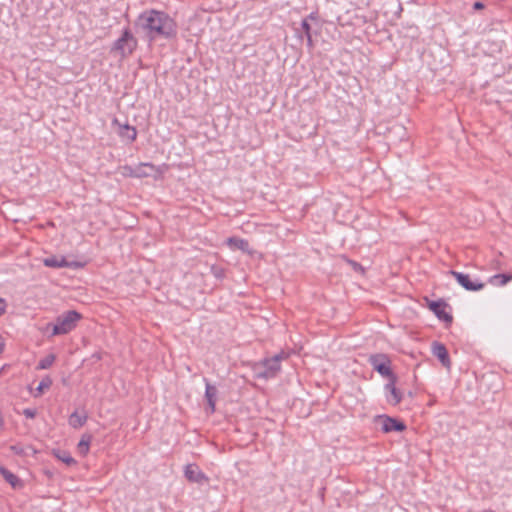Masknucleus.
I'll return each mask as SVG.
<instances>
[{
	"label": "nucleus",
	"instance_id": "4be33fe9",
	"mask_svg": "<svg viewBox=\"0 0 512 512\" xmlns=\"http://www.w3.org/2000/svg\"><path fill=\"white\" fill-rule=\"evenodd\" d=\"M90 440H91V437L87 436V437H82V439L79 441L77 449L81 455L85 456L88 453L89 446H90Z\"/></svg>",
	"mask_w": 512,
	"mask_h": 512
},
{
	"label": "nucleus",
	"instance_id": "7c9ffc66",
	"mask_svg": "<svg viewBox=\"0 0 512 512\" xmlns=\"http://www.w3.org/2000/svg\"><path fill=\"white\" fill-rule=\"evenodd\" d=\"M306 18H307V21H309V20L316 21V20H318V14L316 12H312Z\"/></svg>",
	"mask_w": 512,
	"mask_h": 512
},
{
	"label": "nucleus",
	"instance_id": "7ed1b4c3",
	"mask_svg": "<svg viewBox=\"0 0 512 512\" xmlns=\"http://www.w3.org/2000/svg\"><path fill=\"white\" fill-rule=\"evenodd\" d=\"M82 319V315L75 310H69L59 315L54 323H48L45 331H50V337L65 335L74 330L77 323Z\"/></svg>",
	"mask_w": 512,
	"mask_h": 512
},
{
	"label": "nucleus",
	"instance_id": "393cba45",
	"mask_svg": "<svg viewBox=\"0 0 512 512\" xmlns=\"http://www.w3.org/2000/svg\"><path fill=\"white\" fill-rule=\"evenodd\" d=\"M211 273L218 279H221L224 277V270L221 267L213 265L211 267Z\"/></svg>",
	"mask_w": 512,
	"mask_h": 512
},
{
	"label": "nucleus",
	"instance_id": "6e6552de",
	"mask_svg": "<svg viewBox=\"0 0 512 512\" xmlns=\"http://www.w3.org/2000/svg\"><path fill=\"white\" fill-rule=\"evenodd\" d=\"M428 307L439 320L447 324L452 323L453 317L449 312L446 311L448 305L443 300L431 301L429 302Z\"/></svg>",
	"mask_w": 512,
	"mask_h": 512
},
{
	"label": "nucleus",
	"instance_id": "b1692460",
	"mask_svg": "<svg viewBox=\"0 0 512 512\" xmlns=\"http://www.w3.org/2000/svg\"><path fill=\"white\" fill-rule=\"evenodd\" d=\"M301 27L304 31L305 37L307 38L308 45L312 46L311 26H310L309 22L307 21V18L302 20Z\"/></svg>",
	"mask_w": 512,
	"mask_h": 512
},
{
	"label": "nucleus",
	"instance_id": "6ab92c4d",
	"mask_svg": "<svg viewBox=\"0 0 512 512\" xmlns=\"http://www.w3.org/2000/svg\"><path fill=\"white\" fill-rule=\"evenodd\" d=\"M87 421L86 415H79L77 412H73L69 417V424L73 428L82 427Z\"/></svg>",
	"mask_w": 512,
	"mask_h": 512
},
{
	"label": "nucleus",
	"instance_id": "f3484780",
	"mask_svg": "<svg viewBox=\"0 0 512 512\" xmlns=\"http://www.w3.org/2000/svg\"><path fill=\"white\" fill-rule=\"evenodd\" d=\"M0 473L13 488L20 485V479L5 467H0Z\"/></svg>",
	"mask_w": 512,
	"mask_h": 512
},
{
	"label": "nucleus",
	"instance_id": "f03ea898",
	"mask_svg": "<svg viewBox=\"0 0 512 512\" xmlns=\"http://www.w3.org/2000/svg\"><path fill=\"white\" fill-rule=\"evenodd\" d=\"M289 354L281 351L272 357H266L252 365L254 377L269 380L277 377L281 371V361L286 360Z\"/></svg>",
	"mask_w": 512,
	"mask_h": 512
},
{
	"label": "nucleus",
	"instance_id": "a878e982",
	"mask_svg": "<svg viewBox=\"0 0 512 512\" xmlns=\"http://www.w3.org/2000/svg\"><path fill=\"white\" fill-rule=\"evenodd\" d=\"M347 262L351 265V267L353 268L354 271L360 272V273L364 272L362 265L359 264L358 262L353 261V260H347Z\"/></svg>",
	"mask_w": 512,
	"mask_h": 512
},
{
	"label": "nucleus",
	"instance_id": "c85d7f7f",
	"mask_svg": "<svg viewBox=\"0 0 512 512\" xmlns=\"http://www.w3.org/2000/svg\"><path fill=\"white\" fill-rule=\"evenodd\" d=\"M10 450L13 451L15 454L22 455L24 453V450L22 447L17 445H12L10 447Z\"/></svg>",
	"mask_w": 512,
	"mask_h": 512
},
{
	"label": "nucleus",
	"instance_id": "20e7f679",
	"mask_svg": "<svg viewBox=\"0 0 512 512\" xmlns=\"http://www.w3.org/2000/svg\"><path fill=\"white\" fill-rule=\"evenodd\" d=\"M138 41L129 28L124 29L121 37H119L112 45L110 52L119 55L124 59L130 56L137 48Z\"/></svg>",
	"mask_w": 512,
	"mask_h": 512
},
{
	"label": "nucleus",
	"instance_id": "aec40b11",
	"mask_svg": "<svg viewBox=\"0 0 512 512\" xmlns=\"http://www.w3.org/2000/svg\"><path fill=\"white\" fill-rule=\"evenodd\" d=\"M53 455L59 459L60 461L64 462L67 465L75 464V459L70 455L69 452L63 451V450H54Z\"/></svg>",
	"mask_w": 512,
	"mask_h": 512
},
{
	"label": "nucleus",
	"instance_id": "bb28decb",
	"mask_svg": "<svg viewBox=\"0 0 512 512\" xmlns=\"http://www.w3.org/2000/svg\"><path fill=\"white\" fill-rule=\"evenodd\" d=\"M36 414H37L36 409L26 408V409L23 410V415L26 418L33 419V418H35Z\"/></svg>",
	"mask_w": 512,
	"mask_h": 512
},
{
	"label": "nucleus",
	"instance_id": "f8f14e48",
	"mask_svg": "<svg viewBox=\"0 0 512 512\" xmlns=\"http://www.w3.org/2000/svg\"><path fill=\"white\" fill-rule=\"evenodd\" d=\"M43 264L46 267H51V268H62V267L81 268V267H83L82 263L68 262L64 256L47 257L43 260Z\"/></svg>",
	"mask_w": 512,
	"mask_h": 512
},
{
	"label": "nucleus",
	"instance_id": "9b49d317",
	"mask_svg": "<svg viewBox=\"0 0 512 512\" xmlns=\"http://www.w3.org/2000/svg\"><path fill=\"white\" fill-rule=\"evenodd\" d=\"M184 475L189 482L197 484L208 482V477L200 470L196 464H187L184 469Z\"/></svg>",
	"mask_w": 512,
	"mask_h": 512
},
{
	"label": "nucleus",
	"instance_id": "412c9836",
	"mask_svg": "<svg viewBox=\"0 0 512 512\" xmlns=\"http://www.w3.org/2000/svg\"><path fill=\"white\" fill-rule=\"evenodd\" d=\"M55 359L54 354L47 355L38 362L37 369L44 370L50 368L55 362Z\"/></svg>",
	"mask_w": 512,
	"mask_h": 512
},
{
	"label": "nucleus",
	"instance_id": "1a4fd4ad",
	"mask_svg": "<svg viewBox=\"0 0 512 512\" xmlns=\"http://www.w3.org/2000/svg\"><path fill=\"white\" fill-rule=\"evenodd\" d=\"M397 376L388 380L384 389L386 392V400L389 404L395 406L402 400V392L396 388Z\"/></svg>",
	"mask_w": 512,
	"mask_h": 512
},
{
	"label": "nucleus",
	"instance_id": "0eeeda50",
	"mask_svg": "<svg viewBox=\"0 0 512 512\" xmlns=\"http://www.w3.org/2000/svg\"><path fill=\"white\" fill-rule=\"evenodd\" d=\"M163 173L162 168L156 167L154 164L145 162L136 165V170L133 172L134 178H144L153 176L157 178Z\"/></svg>",
	"mask_w": 512,
	"mask_h": 512
},
{
	"label": "nucleus",
	"instance_id": "dca6fc26",
	"mask_svg": "<svg viewBox=\"0 0 512 512\" xmlns=\"http://www.w3.org/2000/svg\"><path fill=\"white\" fill-rule=\"evenodd\" d=\"M227 245L231 248V249H237V250H241L245 253H251V251L249 250V242L245 239H242V238H238V237H230L227 239Z\"/></svg>",
	"mask_w": 512,
	"mask_h": 512
},
{
	"label": "nucleus",
	"instance_id": "c756f323",
	"mask_svg": "<svg viewBox=\"0 0 512 512\" xmlns=\"http://www.w3.org/2000/svg\"><path fill=\"white\" fill-rule=\"evenodd\" d=\"M6 301L3 298H0V316L3 315L6 311Z\"/></svg>",
	"mask_w": 512,
	"mask_h": 512
},
{
	"label": "nucleus",
	"instance_id": "4468645a",
	"mask_svg": "<svg viewBox=\"0 0 512 512\" xmlns=\"http://www.w3.org/2000/svg\"><path fill=\"white\" fill-rule=\"evenodd\" d=\"M432 354L438 358V360L441 362V364L447 368L450 369L451 367V360L448 354V350L445 347L444 344L440 342H433L432 343Z\"/></svg>",
	"mask_w": 512,
	"mask_h": 512
},
{
	"label": "nucleus",
	"instance_id": "a211bd4d",
	"mask_svg": "<svg viewBox=\"0 0 512 512\" xmlns=\"http://www.w3.org/2000/svg\"><path fill=\"white\" fill-rule=\"evenodd\" d=\"M512 279V275L509 274H496L489 278V283L494 286H504Z\"/></svg>",
	"mask_w": 512,
	"mask_h": 512
},
{
	"label": "nucleus",
	"instance_id": "39448f33",
	"mask_svg": "<svg viewBox=\"0 0 512 512\" xmlns=\"http://www.w3.org/2000/svg\"><path fill=\"white\" fill-rule=\"evenodd\" d=\"M368 362L375 371H377L381 376L387 378L388 380L396 377L392 371L391 360L387 354H372L369 356Z\"/></svg>",
	"mask_w": 512,
	"mask_h": 512
},
{
	"label": "nucleus",
	"instance_id": "2eb2a0df",
	"mask_svg": "<svg viewBox=\"0 0 512 512\" xmlns=\"http://www.w3.org/2000/svg\"><path fill=\"white\" fill-rule=\"evenodd\" d=\"M206 387H205V398L208 404L209 413L215 412V405L217 399V388L210 384L207 379H205Z\"/></svg>",
	"mask_w": 512,
	"mask_h": 512
},
{
	"label": "nucleus",
	"instance_id": "423d86ee",
	"mask_svg": "<svg viewBox=\"0 0 512 512\" xmlns=\"http://www.w3.org/2000/svg\"><path fill=\"white\" fill-rule=\"evenodd\" d=\"M450 274L457 280V282L468 291H479L484 288V283L472 281L468 274L457 272L454 270L450 271Z\"/></svg>",
	"mask_w": 512,
	"mask_h": 512
},
{
	"label": "nucleus",
	"instance_id": "ddd939ff",
	"mask_svg": "<svg viewBox=\"0 0 512 512\" xmlns=\"http://www.w3.org/2000/svg\"><path fill=\"white\" fill-rule=\"evenodd\" d=\"M112 125L118 127V135L124 139L129 141L130 143L134 142L137 138V130L134 126H130L128 124H121L117 118L112 120Z\"/></svg>",
	"mask_w": 512,
	"mask_h": 512
},
{
	"label": "nucleus",
	"instance_id": "2f4dec72",
	"mask_svg": "<svg viewBox=\"0 0 512 512\" xmlns=\"http://www.w3.org/2000/svg\"><path fill=\"white\" fill-rule=\"evenodd\" d=\"M473 8L475 10H481L484 8V4L482 2L477 1L474 3Z\"/></svg>",
	"mask_w": 512,
	"mask_h": 512
},
{
	"label": "nucleus",
	"instance_id": "f257e3e1",
	"mask_svg": "<svg viewBox=\"0 0 512 512\" xmlns=\"http://www.w3.org/2000/svg\"><path fill=\"white\" fill-rule=\"evenodd\" d=\"M136 25L150 40L170 39L177 33V24L166 12L150 9L142 12Z\"/></svg>",
	"mask_w": 512,
	"mask_h": 512
},
{
	"label": "nucleus",
	"instance_id": "cd10ccee",
	"mask_svg": "<svg viewBox=\"0 0 512 512\" xmlns=\"http://www.w3.org/2000/svg\"><path fill=\"white\" fill-rule=\"evenodd\" d=\"M136 170V166H129V165H126L124 166V171H125V175L126 176H130V177H134V174L133 172Z\"/></svg>",
	"mask_w": 512,
	"mask_h": 512
},
{
	"label": "nucleus",
	"instance_id": "5701e85b",
	"mask_svg": "<svg viewBox=\"0 0 512 512\" xmlns=\"http://www.w3.org/2000/svg\"><path fill=\"white\" fill-rule=\"evenodd\" d=\"M51 385L52 380L50 379V377L43 378L36 388L37 393L35 394V397L41 395L44 392V390L48 389Z\"/></svg>",
	"mask_w": 512,
	"mask_h": 512
},
{
	"label": "nucleus",
	"instance_id": "9d476101",
	"mask_svg": "<svg viewBox=\"0 0 512 512\" xmlns=\"http://www.w3.org/2000/svg\"><path fill=\"white\" fill-rule=\"evenodd\" d=\"M378 421L381 423V429L385 433L393 431L402 432L406 429V425L402 421L387 415L379 416Z\"/></svg>",
	"mask_w": 512,
	"mask_h": 512
}]
</instances>
